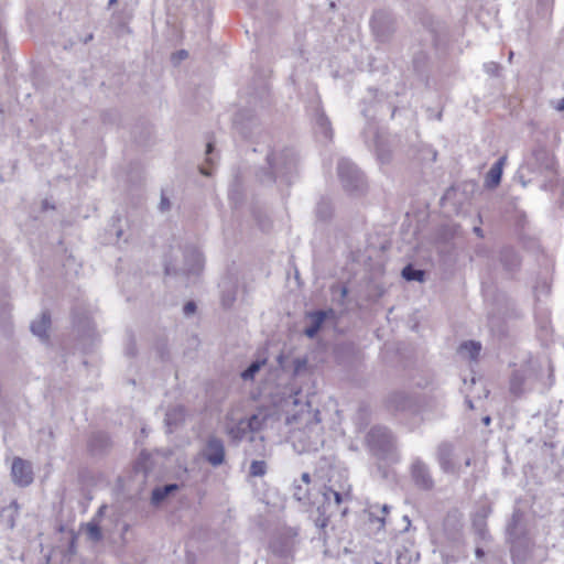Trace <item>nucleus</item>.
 Instances as JSON below:
<instances>
[{
	"label": "nucleus",
	"instance_id": "obj_1",
	"mask_svg": "<svg viewBox=\"0 0 564 564\" xmlns=\"http://www.w3.org/2000/svg\"><path fill=\"white\" fill-rule=\"evenodd\" d=\"M307 408H310V403H306ZM319 411L307 409L306 411H302L301 414H294L292 417H288V422H303L305 424L304 429H299L292 433V437L294 443L301 444L302 452H311L317 451L318 446L323 443L322 440V426L319 425Z\"/></svg>",
	"mask_w": 564,
	"mask_h": 564
},
{
	"label": "nucleus",
	"instance_id": "obj_2",
	"mask_svg": "<svg viewBox=\"0 0 564 564\" xmlns=\"http://www.w3.org/2000/svg\"><path fill=\"white\" fill-rule=\"evenodd\" d=\"M268 171L259 174L262 183L275 182L278 178H286L295 169L296 159L291 150L280 153H270L267 156Z\"/></svg>",
	"mask_w": 564,
	"mask_h": 564
},
{
	"label": "nucleus",
	"instance_id": "obj_3",
	"mask_svg": "<svg viewBox=\"0 0 564 564\" xmlns=\"http://www.w3.org/2000/svg\"><path fill=\"white\" fill-rule=\"evenodd\" d=\"M338 177L344 189L351 195H362L367 189L364 173L349 160L340 159L337 164Z\"/></svg>",
	"mask_w": 564,
	"mask_h": 564
},
{
	"label": "nucleus",
	"instance_id": "obj_4",
	"mask_svg": "<svg viewBox=\"0 0 564 564\" xmlns=\"http://www.w3.org/2000/svg\"><path fill=\"white\" fill-rule=\"evenodd\" d=\"M367 443L371 452L378 457L386 458L395 449V437L384 426H373L367 434Z\"/></svg>",
	"mask_w": 564,
	"mask_h": 564
},
{
	"label": "nucleus",
	"instance_id": "obj_5",
	"mask_svg": "<svg viewBox=\"0 0 564 564\" xmlns=\"http://www.w3.org/2000/svg\"><path fill=\"white\" fill-rule=\"evenodd\" d=\"M323 503L317 507V518L315 519V525L324 529L328 525L329 518L339 509L344 500V496L329 487H324L323 491Z\"/></svg>",
	"mask_w": 564,
	"mask_h": 564
},
{
	"label": "nucleus",
	"instance_id": "obj_6",
	"mask_svg": "<svg viewBox=\"0 0 564 564\" xmlns=\"http://www.w3.org/2000/svg\"><path fill=\"white\" fill-rule=\"evenodd\" d=\"M184 265L176 268L172 263H165V274H177L180 271L184 274H196L203 268V254L195 247H188L184 250Z\"/></svg>",
	"mask_w": 564,
	"mask_h": 564
},
{
	"label": "nucleus",
	"instance_id": "obj_7",
	"mask_svg": "<svg viewBox=\"0 0 564 564\" xmlns=\"http://www.w3.org/2000/svg\"><path fill=\"white\" fill-rule=\"evenodd\" d=\"M410 474L419 489L430 491L434 488L435 484L430 467L421 458L413 459L410 466Z\"/></svg>",
	"mask_w": 564,
	"mask_h": 564
},
{
	"label": "nucleus",
	"instance_id": "obj_8",
	"mask_svg": "<svg viewBox=\"0 0 564 564\" xmlns=\"http://www.w3.org/2000/svg\"><path fill=\"white\" fill-rule=\"evenodd\" d=\"M370 24L375 35L380 42H386L394 31L392 15L383 10L373 13Z\"/></svg>",
	"mask_w": 564,
	"mask_h": 564
},
{
	"label": "nucleus",
	"instance_id": "obj_9",
	"mask_svg": "<svg viewBox=\"0 0 564 564\" xmlns=\"http://www.w3.org/2000/svg\"><path fill=\"white\" fill-rule=\"evenodd\" d=\"M203 457L212 466H220L225 462L226 457L223 440L216 436H209L203 451Z\"/></svg>",
	"mask_w": 564,
	"mask_h": 564
},
{
	"label": "nucleus",
	"instance_id": "obj_10",
	"mask_svg": "<svg viewBox=\"0 0 564 564\" xmlns=\"http://www.w3.org/2000/svg\"><path fill=\"white\" fill-rule=\"evenodd\" d=\"M436 459L441 469L446 474H458L459 468L454 462V446L448 442H443L437 446Z\"/></svg>",
	"mask_w": 564,
	"mask_h": 564
},
{
	"label": "nucleus",
	"instance_id": "obj_11",
	"mask_svg": "<svg viewBox=\"0 0 564 564\" xmlns=\"http://www.w3.org/2000/svg\"><path fill=\"white\" fill-rule=\"evenodd\" d=\"M11 475L13 481L21 487H26L33 481L31 464L20 457L13 459Z\"/></svg>",
	"mask_w": 564,
	"mask_h": 564
},
{
	"label": "nucleus",
	"instance_id": "obj_12",
	"mask_svg": "<svg viewBox=\"0 0 564 564\" xmlns=\"http://www.w3.org/2000/svg\"><path fill=\"white\" fill-rule=\"evenodd\" d=\"M511 558L513 564H524L532 555L533 550V541L530 536L524 539H519L514 541H509Z\"/></svg>",
	"mask_w": 564,
	"mask_h": 564
},
{
	"label": "nucleus",
	"instance_id": "obj_13",
	"mask_svg": "<svg viewBox=\"0 0 564 564\" xmlns=\"http://www.w3.org/2000/svg\"><path fill=\"white\" fill-rule=\"evenodd\" d=\"M507 534L509 541H514L529 536L527 532V527L523 523V512L520 509H516L512 512L511 519L507 525Z\"/></svg>",
	"mask_w": 564,
	"mask_h": 564
},
{
	"label": "nucleus",
	"instance_id": "obj_14",
	"mask_svg": "<svg viewBox=\"0 0 564 564\" xmlns=\"http://www.w3.org/2000/svg\"><path fill=\"white\" fill-rule=\"evenodd\" d=\"M314 129L317 135L322 137L325 141L333 138V129L329 119L321 108H316L314 115Z\"/></svg>",
	"mask_w": 564,
	"mask_h": 564
},
{
	"label": "nucleus",
	"instance_id": "obj_15",
	"mask_svg": "<svg viewBox=\"0 0 564 564\" xmlns=\"http://www.w3.org/2000/svg\"><path fill=\"white\" fill-rule=\"evenodd\" d=\"M333 314V310L329 311H315L307 314V318L310 319V325L304 329V334L308 338H314L319 329L322 328V325L324 324L326 317Z\"/></svg>",
	"mask_w": 564,
	"mask_h": 564
},
{
	"label": "nucleus",
	"instance_id": "obj_16",
	"mask_svg": "<svg viewBox=\"0 0 564 564\" xmlns=\"http://www.w3.org/2000/svg\"><path fill=\"white\" fill-rule=\"evenodd\" d=\"M499 261L502 268L509 273H512L516 270H518L521 263L519 254L511 247H503L500 250Z\"/></svg>",
	"mask_w": 564,
	"mask_h": 564
},
{
	"label": "nucleus",
	"instance_id": "obj_17",
	"mask_svg": "<svg viewBox=\"0 0 564 564\" xmlns=\"http://www.w3.org/2000/svg\"><path fill=\"white\" fill-rule=\"evenodd\" d=\"M507 158L501 156L488 171L485 177V186L487 188H496L500 182L502 176L503 165L506 164Z\"/></svg>",
	"mask_w": 564,
	"mask_h": 564
},
{
	"label": "nucleus",
	"instance_id": "obj_18",
	"mask_svg": "<svg viewBox=\"0 0 564 564\" xmlns=\"http://www.w3.org/2000/svg\"><path fill=\"white\" fill-rule=\"evenodd\" d=\"M51 326V315L48 312H43L39 319L31 323V332L37 336L42 341L48 340L47 330Z\"/></svg>",
	"mask_w": 564,
	"mask_h": 564
},
{
	"label": "nucleus",
	"instance_id": "obj_19",
	"mask_svg": "<svg viewBox=\"0 0 564 564\" xmlns=\"http://www.w3.org/2000/svg\"><path fill=\"white\" fill-rule=\"evenodd\" d=\"M185 420V408L183 405H173L165 413V424L171 433L178 427Z\"/></svg>",
	"mask_w": 564,
	"mask_h": 564
},
{
	"label": "nucleus",
	"instance_id": "obj_20",
	"mask_svg": "<svg viewBox=\"0 0 564 564\" xmlns=\"http://www.w3.org/2000/svg\"><path fill=\"white\" fill-rule=\"evenodd\" d=\"M88 446L93 454L101 455L111 447V442L106 433L98 432L91 435Z\"/></svg>",
	"mask_w": 564,
	"mask_h": 564
},
{
	"label": "nucleus",
	"instance_id": "obj_21",
	"mask_svg": "<svg viewBox=\"0 0 564 564\" xmlns=\"http://www.w3.org/2000/svg\"><path fill=\"white\" fill-rule=\"evenodd\" d=\"M369 130L375 135L373 144L371 145V148H373V150H375V152L377 154L378 160L381 163L389 162L390 159H391V151H390V149L386 145V143L383 142L382 138L377 133V131H375L373 127H369Z\"/></svg>",
	"mask_w": 564,
	"mask_h": 564
},
{
	"label": "nucleus",
	"instance_id": "obj_22",
	"mask_svg": "<svg viewBox=\"0 0 564 564\" xmlns=\"http://www.w3.org/2000/svg\"><path fill=\"white\" fill-rule=\"evenodd\" d=\"M410 405V399L403 392H393L387 399V408L390 411H404Z\"/></svg>",
	"mask_w": 564,
	"mask_h": 564
},
{
	"label": "nucleus",
	"instance_id": "obj_23",
	"mask_svg": "<svg viewBox=\"0 0 564 564\" xmlns=\"http://www.w3.org/2000/svg\"><path fill=\"white\" fill-rule=\"evenodd\" d=\"M178 489L177 484H167L162 487H156L152 491L151 502L153 505L161 503L167 496Z\"/></svg>",
	"mask_w": 564,
	"mask_h": 564
},
{
	"label": "nucleus",
	"instance_id": "obj_24",
	"mask_svg": "<svg viewBox=\"0 0 564 564\" xmlns=\"http://www.w3.org/2000/svg\"><path fill=\"white\" fill-rule=\"evenodd\" d=\"M481 350V344L475 340H467L459 345L458 352L463 356L469 357L471 360H476Z\"/></svg>",
	"mask_w": 564,
	"mask_h": 564
},
{
	"label": "nucleus",
	"instance_id": "obj_25",
	"mask_svg": "<svg viewBox=\"0 0 564 564\" xmlns=\"http://www.w3.org/2000/svg\"><path fill=\"white\" fill-rule=\"evenodd\" d=\"M292 491L293 497L302 502L303 505H310L311 498H310V487L304 486L303 484L299 482L297 480H294L292 485Z\"/></svg>",
	"mask_w": 564,
	"mask_h": 564
},
{
	"label": "nucleus",
	"instance_id": "obj_26",
	"mask_svg": "<svg viewBox=\"0 0 564 564\" xmlns=\"http://www.w3.org/2000/svg\"><path fill=\"white\" fill-rule=\"evenodd\" d=\"M402 278L406 281H419L422 282L424 280V271L420 269H415L412 264H408L402 269Z\"/></svg>",
	"mask_w": 564,
	"mask_h": 564
},
{
	"label": "nucleus",
	"instance_id": "obj_27",
	"mask_svg": "<svg viewBox=\"0 0 564 564\" xmlns=\"http://www.w3.org/2000/svg\"><path fill=\"white\" fill-rule=\"evenodd\" d=\"M473 529L480 541L489 542L491 540V535L487 528V521L473 520Z\"/></svg>",
	"mask_w": 564,
	"mask_h": 564
},
{
	"label": "nucleus",
	"instance_id": "obj_28",
	"mask_svg": "<svg viewBox=\"0 0 564 564\" xmlns=\"http://www.w3.org/2000/svg\"><path fill=\"white\" fill-rule=\"evenodd\" d=\"M268 465L264 460L253 459L249 467V476L262 477L267 474Z\"/></svg>",
	"mask_w": 564,
	"mask_h": 564
},
{
	"label": "nucleus",
	"instance_id": "obj_29",
	"mask_svg": "<svg viewBox=\"0 0 564 564\" xmlns=\"http://www.w3.org/2000/svg\"><path fill=\"white\" fill-rule=\"evenodd\" d=\"M250 433L249 429L246 426L243 420H240L236 425L231 426L229 430V435L237 441H240Z\"/></svg>",
	"mask_w": 564,
	"mask_h": 564
},
{
	"label": "nucleus",
	"instance_id": "obj_30",
	"mask_svg": "<svg viewBox=\"0 0 564 564\" xmlns=\"http://www.w3.org/2000/svg\"><path fill=\"white\" fill-rule=\"evenodd\" d=\"M333 207L329 200L322 199L316 207V215L322 220H327L332 216Z\"/></svg>",
	"mask_w": 564,
	"mask_h": 564
},
{
	"label": "nucleus",
	"instance_id": "obj_31",
	"mask_svg": "<svg viewBox=\"0 0 564 564\" xmlns=\"http://www.w3.org/2000/svg\"><path fill=\"white\" fill-rule=\"evenodd\" d=\"M86 532L88 539L94 542H99L102 540V533L98 521L91 520L86 527Z\"/></svg>",
	"mask_w": 564,
	"mask_h": 564
},
{
	"label": "nucleus",
	"instance_id": "obj_32",
	"mask_svg": "<svg viewBox=\"0 0 564 564\" xmlns=\"http://www.w3.org/2000/svg\"><path fill=\"white\" fill-rule=\"evenodd\" d=\"M419 560V554H413L406 547L397 551V564H412Z\"/></svg>",
	"mask_w": 564,
	"mask_h": 564
},
{
	"label": "nucleus",
	"instance_id": "obj_33",
	"mask_svg": "<svg viewBox=\"0 0 564 564\" xmlns=\"http://www.w3.org/2000/svg\"><path fill=\"white\" fill-rule=\"evenodd\" d=\"M265 364V360H256L252 361L247 369H245L241 373V378L243 380H252L256 373L259 372L261 367Z\"/></svg>",
	"mask_w": 564,
	"mask_h": 564
},
{
	"label": "nucleus",
	"instance_id": "obj_34",
	"mask_svg": "<svg viewBox=\"0 0 564 564\" xmlns=\"http://www.w3.org/2000/svg\"><path fill=\"white\" fill-rule=\"evenodd\" d=\"M74 325L78 332H83L85 335H90L94 328L93 323L88 316H83L82 318L74 316Z\"/></svg>",
	"mask_w": 564,
	"mask_h": 564
},
{
	"label": "nucleus",
	"instance_id": "obj_35",
	"mask_svg": "<svg viewBox=\"0 0 564 564\" xmlns=\"http://www.w3.org/2000/svg\"><path fill=\"white\" fill-rule=\"evenodd\" d=\"M243 421L250 433H252L261 430L264 423V417L258 414H252L249 419H243Z\"/></svg>",
	"mask_w": 564,
	"mask_h": 564
},
{
	"label": "nucleus",
	"instance_id": "obj_36",
	"mask_svg": "<svg viewBox=\"0 0 564 564\" xmlns=\"http://www.w3.org/2000/svg\"><path fill=\"white\" fill-rule=\"evenodd\" d=\"M236 301V291L231 288L221 293V304L224 307H230Z\"/></svg>",
	"mask_w": 564,
	"mask_h": 564
},
{
	"label": "nucleus",
	"instance_id": "obj_37",
	"mask_svg": "<svg viewBox=\"0 0 564 564\" xmlns=\"http://www.w3.org/2000/svg\"><path fill=\"white\" fill-rule=\"evenodd\" d=\"M491 507L487 503L481 505L475 512L473 520L487 521V518L491 513Z\"/></svg>",
	"mask_w": 564,
	"mask_h": 564
},
{
	"label": "nucleus",
	"instance_id": "obj_38",
	"mask_svg": "<svg viewBox=\"0 0 564 564\" xmlns=\"http://www.w3.org/2000/svg\"><path fill=\"white\" fill-rule=\"evenodd\" d=\"M369 517L371 521H378L381 525L384 524V517L380 513L378 503L369 506Z\"/></svg>",
	"mask_w": 564,
	"mask_h": 564
},
{
	"label": "nucleus",
	"instance_id": "obj_39",
	"mask_svg": "<svg viewBox=\"0 0 564 564\" xmlns=\"http://www.w3.org/2000/svg\"><path fill=\"white\" fill-rule=\"evenodd\" d=\"M307 360L305 358H296L293 361L294 375H299L303 369L306 368Z\"/></svg>",
	"mask_w": 564,
	"mask_h": 564
},
{
	"label": "nucleus",
	"instance_id": "obj_40",
	"mask_svg": "<svg viewBox=\"0 0 564 564\" xmlns=\"http://www.w3.org/2000/svg\"><path fill=\"white\" fill-rule=\"evenodd\" d=\"M195 311H196V304L193 301L187 302L183 307V312L187 316L195 313Z\"/></svg>",
	"mask_w": 564,
	"mask_h": 564
},
{
	"label": "nucleus",
	"instance_id": "obj_41",
	"mask_svg": "<svg viewBox=\"0 0 564 564\" xmlns=\"http://www.w3.org/2000/svg\"><path fill=\"white\" fill-rule=\"evenodd\" d=\"M498 68H499V64L494 63V62L486 65V70L491 75H496Z\"/></svg>",
	"mask_w": 564,
	"mask_h": 564
},
{
	"label": "nucleus",
	"instance_id": "obj_42",
	"mask_svg": "<svg viewBox=\"0 0 564 564\" xmlns=\"http://www.w3.org/2000/svg\"><path fill=\"white\" fill-rule=\"evenodd\" d=\"M213 151H214V144H213V142H210V141H209V142L207 143V145H206V156H207V158H206V161H207L208 163H212V162H213V160H212V158H210V154H212V152H213Z\"/></svg>",
	"mask_w": 564,
	"mask_h": 564
},
{
	"label": "nucleus",
	"instance_id": "obj_43",
	"mask_svg": "<svg viewBox=\"0 0 564 564\" xmlns=\"http://www.w3.org/2000/svg\"><path fill=\"white\" fill-rule=\"evenodd\" d=\"M299 482L303 484L304 486L310 487L311 484V475L308 473H303L301 476V479L297 480Z\"/></svg>",
	"mask_w": 564,
	"mask_h": 564
},
{
	"label": "nucleus",
	"instance_id": "obj_44",
	"mask_svg": "<svg viewBox=\"0 0 564 564\" xmlns=\"http://www.w3.org/2000/svg\"><path fill=\"white\" fill-rule=\"evenodd\" d=\"M106 508H107V507H106L105 505H104V506H101V507L98 509V511H97V513H96V516L94 517V519H93V520H95V521H98V522H99V519L104 516V512H105Z\"/></svg>",
	"mask_w": 564,
	"mask_h": 564
},
{
	"label": "nucleus",
	"instance_id": "obj_45",
	"mask_svg": "<svg viewBox=\"0 0 564 564\" xmlns=\"http://www.w3.org/2000/svg\"><path fill=\"white\" fill-rule=\"evenodd\" d=\"M160 208H161V210H166L170 208V202L167 198L162 197L161 203H160Z\"/></svg>",
	"mask_w": 564,
	"mask_h": 564
},
{
	"label": "nucleus",
	"instance_id": "obj_46",
	"mask_svg": "<svg viewBox=\"0 0 564 564\" xmlns=\"http://www.w3.org/2000/svg\"><path fill=\"white\" fill-rule=\"evenodd\" d=\"M379 510H380V513L386 518V514L389 513L390 506H388V505L380 506L379 505Z\"/></svg>",
	"mask_w": 564,
	"mask_h": 564
},
{
	"label": "nucleus",
	"instance_id": "obj_47",
	"mask_svg": "<svg viewBox=\"0 0 564 564\" xmlns=\"http://www.w3.org/2000/svg\"><path fill=\"white\" fill-rule=\"evenodd\" d=\"M475 554L477 558H482L485 556V551L482 547L477 546L475 550Z\"/></svg>",
	"mask_w": 564,
	"mask_h": 564
},
{
	"label": "nucleus",
	"instance_id": "obj_48",
	"mask_svg": "<svg viewBox=\"0 0 564 564\" xmlns=\"http://www.w3.org/2000/svg\"><path fill=\"white\" fill-rule=\"evenodd\" d=\"M474 232L479 237V238H482L484 237V231L480 227L476 226L474 227Z\"/></svg>",
	"mask_w": 564,
	"mask_h": 564
},
{
	"label": "nucleus",
	"instance_id": "obj_49",
	"mask_svg": "<svg viewBox=\"0 0 564 564\" xmlns=\"http://www.w3.org/2000/svg\"><path fill=\"white\" fill-rule=\"evenodd\" d=\"M556 110L558 111H564V98H562L561 100H558L557 105H556Z\"/></svg>",
	"mask_w": 564,
	"mask_h": 564
},
{
	"label": "nucleus",
	"instance_id": "obj_50",
	"mask_svg": "<svg viewBox=\"0 0 564 564\" xmlns=\"http://www.w3.org/2000/svg\"><path fill=\"white\" fill-rule=\"evenodd\" d=\"M510 390L516 392L518 390V384L516 383V379H512Z\"/></svg>",
	"mask_w": 564,
	"mask_h": 564
},
{
	"label": "nucleus",
	"instance_id": "obj_51",
	"mask_svg": "<svg viewBox=\"0 0 564 564\" xmlns=\"http://www.w3.org/2000/svg\"><path fill=\"white\" fill-rule=\"evenodd\" d=\"M127 354H128L129 356H134V355H135L134 347H133V346L128 347V348H127Z\"/></svg>",
	"mask_w": 564,
	"mask_h": 564
},
{
	"label": "nucleus",
	"instance_id": "obj_52",
	"mask_svg": "<svg viewBox=\"0 0 564 564\" xmlns=\"http://www.w3.org/2000/svg\"><path fill=\"white\" fill-rule=\"evenodd\" d=\"M177 54H178L180 58H185V57H187V52H186V51H184V50L180 51Z\"/></svg>",
	"mask_w": 564,
	"mask_h": 564
},
{
	"label": "nucleus",
	"instance_id": "obj_53",
	"mask_svg": "<svg viewBox=\"0 0 564 564\" xmlns=\"http://www.w3.org/2000/svg\"><path fill=\"white\" fill-rule=\"evenodd\" d=\"M490 421H491L490 416H485V417L482 419V423H484L485 425H489V424H490Z\"/></svg>",
	"mask_w": 564,
	"mask_h": 564
},
{
	"label": "nucleus",
	"instance_id": "obj_54",
	"mask_svg": "<svg viewBox=\"0 0 564 564\" xmlns=\"http://www.w3.org/2000/svg\"><path fill=\"white\" fill-rule=\"evenodd\" d=\"M200 173L204 175H210V172L206 170L205 167H200Z\"/></svg>",
	"mask_w": 564,
	"mask_h": 564
},
{
	"label": "nucleus",
	"instance_id": "obj_55",
	"mask_svg": "<svg viewBox=\"0 0 564 564\" xmlns=\"http://www.w3.org/2000/svg\"><path fill=\"white\" fill-rule=\"evenodd\" d=\"M347 295V288H341V297L344 299Z\"/></svg>",
	"mask_w": 564,
	"mask_h": 564
},
{
	"label": "nucleus",
	"instance_id": "obj_56",
	"mask_svg": "<svg viewBox=\"0 0 564 564\" xmlns=\"http://www.w3.org/2000/svg\"><path fill=\"white\" fill-rule=\"evenodd\" d=\"M116 3H117V0H109L108 6H109V7H112V6H115Z\"/></svg>",
	"mask_w": 564,
	"mask_h": 564
},
{
	"label": "nucleus",
	"instance_id": "obj_57",
	"mask_svg": "<svg viewBox=\"0 0 564 564\" xmlns=\"http://www.w3.org/2000/svg\"><path fill=\"white\" fill-rule=\"evenodd\" d=\"M467 404H468V406H469L470 409H473V408H474L473 402H471L470 400H468V401H467Z\"/></svg>",
	"mask_w": 564,
	"mask_h": 564
},
{
	"label": "nucleus",
	"instance_id": "obj_58",
	"mask_svg": "<svg viewBox=\"0 0 564 564\" xmlns=\"http://www.w3.org/2000/svg\"><path fill=\"white\" fill-rule=\"evenodd\" d=\"M465 465H466V466H470V458H467V459H466Z\"/></svg>",
	"mask_w": 564,
	"mask_h": 564
},
{
	"label": "nucleus",
	"instance_id": "obj_59",
	"mask_svg": "<svg viewBox=\"0 0 564 564\" xmlns=\"http://www.w3.org/2000/svg\"><path fill=\"white\" fill-rule=\"evenodd\" d=\"M513 57V52H510L509 54V61H511V58Z\"/></svg>",
	"mask_w": 564,
	"mask_h": 564
},
{
	"label": "nucleus",
	"instance_id": "obj_60",
	"mask_svg": "<svg viewBox=\"0 0 564 564\" xmlns=\"http://www.w3.org/2000/svg\"><path fill=\"white\" fill-rule=\"evenodd\" d=\"M435 159H436V152H433V158H432V160H433V161H435Z\"/></svg>",
	"mask_w": 564,
	"mask_h": 564
},
{
	"label": "nucleus",
	"instance_id": "obj_61",
	"mask_svg": "<svg viewBox=\"0 0 564 564\" xmlns=\"http://www.w3.org/2000/svg\"><path fill=\"white\" fill-rule=\"evenodd\" d=\"M563 456H564V447H563Z\"/></svg>",
	"mask_w": 564,
	"mask_h": 564
}]
</instances>
